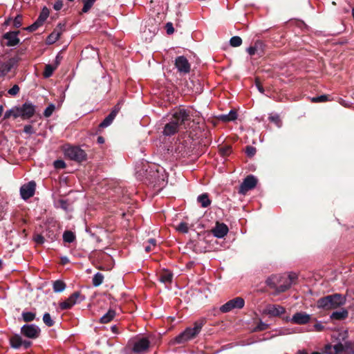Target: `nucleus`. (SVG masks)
Segmentation results:
<instances>
[{"label":"nucleus","instance_id":"nucleus-1","mask_svg":"<svg viewBox=\"0 0 354 354\" xmlns=\"http://www.w3.org/2000/svg\"><path fill=\"white\" fill-rule=\"evenodd\" d=\"M189 120V115L187 110L182 109L176 111L171 120L167 123L163 129V134L170 136L178 132L184 125L186 121Z\"/></svg>","mask_w":354,"mask_h":354},{"label":"nucleus","instance_id":"nucleus-2","mask_svg":"<svg viewBox=\"0 0 354 354\" xmlns=\"http://www.w3.org/2000/svg\"><path fill=\"white\" fill-rule=\"evenodd\" d=\"M345 303V297L340 294H334L318 299L317 306L324 310H332L343 306Z\"/></svg>","mask_w":354,"mask_h":354},{"label":"nucleus","instance_id":"nucleus-3","mask_svg":"<svg viewBox=\"0 0 354 354\" xmlns=\"http://www.w3.org/2000/svg\"><path fill=\"white\" fill-rule=\"evenodd\" d=\"M150 342L147 338L140 337L129 341L124 350V354H145Z\"/></svg>","mask_w":354,"mask_h":354},{"label":"nucleus","instance_id":"nucleus-4","mask_svg":"<svg viewBox=\"0 0 354 354\" xmlns=\"http://www.w3.org/2000/svg\"><path fill=\"white\" fill-rule=\"evenodd\" d=\"M296 278L295 274H290L287 276H274L268 280V283L272 285L278 292H284L291 286Z\"/></svg>","mask_w":354,"mask_h":354},{"label":"nucleus","instance_id":"nucleus-5","mask_svg":"<svg viewBox=\"0 0 354 354\" xmlns=\"http://www.w3.org/2000/svg\"><path fill=\"white\" fill-rule=\"evenodd\" d=\"M64 155L70 160L80 162L86 159V152L76 146H66L64 149Z\"/></svg>","mask_w":354,"mask_h":354},{"label":"nucleus","instance_id":"nucleus-6","mask_svg":"<svg viewBox=\"0 0 354 354\" xmlns=\"http://www.w3.org/2000/svg\"><path fill=\"white\" fill-rule=\"evenodd\" d=\"M202 323H195L193 328H187L184 332L176 337V342L181 344L194 339L201 332Z\"/></svg>","mask_w":354,"mask_h":354},{"label":"nucleus","instance_id":"nucleus-7","mask_svg":"<svg viewBox=\"0 0 354 354\" xmlns=\"http://www.w3.org/2000/svg\"><path fill=\"white\" fill-rule=\"evenodd\" d=\"M245 305V301L242 297H235L229 300L220 307V311L226 313L235 309H241Z\"/></svg>","mask_w":354,"mask_h":354},{"label":"nucleus","instance_id":"nucleus-8","mask_svg":"<svg viewBox=\"0 0 354 354\" xmlns=\"http://www.w3.org/2000/svg\"><path fill=\"white\" fill-rule=\"evenodd\" d=\"M84 299V297L79 292L73 293L66 300L59 304V308L62 310L70 309L75 304L81 302Z\"/></svg>","mask_w":354,"mask_h":354},{"label":"nucleus","instance_id":"nucleus-9","mask_svg":"<svg viewBox=\"0 0 354 354\" xmlns=\"http://www.w3.org/2000/svg\"><path fill=\"white\" fill-rule=\"evenodd\" d=\"M35 113V106L30 102H26L21 106H19L20 118L22 120H28L31 118Z\"/></svg>","mask_w":354,"mask_h":354},{"label":"nucleus","instance_id":"nucleus-10","mask_svg":"<svg viewBox=\"0 0 354 354\" xmlns=\"http://www.w3.org/2000/svg\"><path fill=\"white\" fill-rule=\"evenodd\" d=\"M21 333L26 337L35 339L39 335L40 329L35 324H26L21 327Z\"/></svg>","mask_w":354,"mask_h":354},{"label":"nucleus","instance_id":"nucleus-11","mask_svg":"<svg viewBox=\"0 0 354 354\" xmlns=\"http://www.w3.org/2000/svg\"><path fill=\"white\" fill-rule=\"evenodd\" d=\"M257 183V178L252 176H248L241 183L239 192L241 194H245L249 190L255 187Z\"/></svg>","mask_w":354,"mask_h":354},{"label":"nucleus","instance_id":"nucleus-12","mask_svg":"<svg viewBox=\"0 0 354 354\" xmlns=\"http://www.w3.org/2000/svg\"><path fill=\"white\" fill-rule=\"evenodd\" d=\"M175 66L180 74L189 73L191 68L187 59L184 56H179L176 58Z\"/></svg>","mask_w":354,"mask_h":354},{"label":"nucleus","instance_id":"nucleus-13","mask_svg":"<svg viewBox=\"0 0 354 354\" xmlns=\"http://www.w3.org/2000/svg\"><path fill=\"white\" fill-rule=\"evenodd\" d=\"M48 16L49 10L46 7L43 8L37 21L26 29L30 32L36 30L39 27L43 25Z\"/></svg>","mask_w":354,"mask_h":354},{"label":"nucleus","instance_id":"nucleus-14","mask_svg":"<svg viewBox=\"0 0 354 354\" xmlns=\"http://www.w3.org/2000/svg\"><path fill=\"white\" fill-rule=\"evenodd\" d=\"M286 312V309L279 305L269 304L263 310V313L269 317H279Z\"/></svg>","mask_w":354,"mask_h":354},{"label":"nucleus","instance_id":"nucleus-15","mask_svg":"<svg viewBox=\"0 0 354 354\" xmlns=\"http://www.w3.org/2000/svg\"><path fill=\"white\" fill-rule=\"evenodd\" d=\"M36 184L34 181H30L24 185L20 189V194L22 198L26 200L32 197L35 194Z\"/></svg>","mask_w":354,"mask_h":354},{"label":"nucleus","instance_id":"nucleus-16","mask_svg":"<svg viewBox=\"0 0 354 354\" xmlns=\"http://www.w3.org/2000/svg\"><path fill=\"white\" fill-rule=\"evenodd\" d=\"M290 320L295 324H306L310 322V315L304 312H299L296 313Z\"/></svg>","mask_w":354,"mask_h":354},{"label":"nucleus","instance_id":"nucleus-17","mask_svg":"<svg viewBox=\"0 0 354 354\" xmlns=\"http://www.w3.org/2000/svg\"><path fill=\"white\" fill-rule=\"evenodd\" d=\"M212 233L217 238L224 237L228 232V227L224 223H216L214 228L212 229Z\"/></svg>","mask_w":354,"mask_h":354},{"label":"nucleus","instance_id":"nucleus-18","mask_svg":"<svg viewBox=\"0 0 354 354\" xmlns=\"http://www.w3.org/2000/svg\"><path fill=\"white\" fill-rule=\"evenodd\" d=\"M4 39L7 40L6 45L14 46L19 44L18 32H9L4 35Z\"/></svg>","mask_w":354,"mask_h":354},{"label":"nucleus","instance_id":"nucleus-19","mask_svg":"<svg viewBox=\"0 0 354 354\" xmlns=\"http://www.w3.org/2000/svg\"><path fill=\"white\" fill-rule=\"evenodd\" d=\"M15 64L16 61L13 59H10L8 62L2 64L0 66V77L8 74Z\"/></svg>","mask_w":354,"mask_h":354},{"label":"nucleus","instance_id":"nucleus-20","mask_svg":"<svg viewBox=\"0 0 354 354\" xmlns=\"http://www.w3.org/2000/svg\"><path fill=\"white\" fill-rule=\"evenodd\" d=\"M324 351L327 354H340L344 351V346L340 343L334 346L327 344L324 347Z\"/></svg>","mask_w":354,"mask_h":354},{"label":"nucleus","instance_id":"nucleus-21","mask_svg":"<svg viewBox=\"0 0 354 354\" xmlns=\"http://www.w3.org/2000/svg\"><path fill=\"white\" fill-rule=\"evenodd\" d=\"M10 117H12L13 118L20 117L19 106H13L10 109L6 111L3 119H8Z\"/></svg>","mask_w":354,"mask_h":354},{"label":"nucleus","instance_id":"nucleus-22","mask_svg":"<svg viewBox=\"0 0 354 354\" xmlns=\"http://www.w3.org/2000/svg\"><path fill=\"white\" fill-rule=\"evenodd\" d=\"M348 315V313L346 309H342L339 311H335L333 312L330 317L332 319L335 320H342L346 319Z\"/></svg>","mask_w":354,"mask_h":354},{"label":"nucleus","instance_id":"nucleus-23","mask_svg":"<svg viewBox=\"0 0 354 354\" xmlns=\"http://www.w3.org/2000/svg\"><path fill=\"white\" fill-rule=\"evenodd\" d=\"M117 115V111H112L111 113L101 122L100 127L104 128L111 124Z\"/></svg>","mask_w":354,"mask_h":354},{"label":"nucleus","instance_id":"nucleus-24","mask_svg":"<svg viewBox=\"0 0 354 354\" xmlns=\"http://www.w3.org/2000/svg\"><path fill=\"white\" fill-rule=\"evenodd\" d=\"M115 310L110 309L100 318V322L103 324L109 323L115 317Z\"/></svg>","mask_w":354,"mask_h":354},{"label":"nucleus","instance_id":"nucleus-25","mask_svg":"<svg viewBox=\"0 0 354 354\" xmlns=\"http://www.w3.org/2000/svg\"><path fill=\"white\" fill-rule=\"evenodd\" d=\"M197 201L201 203L203 207H207L211 204L208 195L207 194H203L198 196Z\"/></svg>","mask_w":354,"mask_h":354},{"label":"nucleus","instance_id":"nucleus-26","mask_svg":"<svg viewBox=\"0 0 354 354\" xmlns=\"http://www.w3.org/2000/svg\"><path fill=\"white\" fill-rule=\"evenodd\" d=\"M61 35V32L57 30H55L46 39V43L48 44H53L56 41H57Z\"/></svg>","mask_w":354,"mask_h":354},{"label":"nucleus","instance_id":"nucleus-27","mask_svg":"<svg viewBox=\"0 0 354 354\" xmlns=\"http://www.w3.org/2000/svg\"><path fill=\"white\" fill-rule=\"evenodd\" d=\"M10 345L15 348H19L22 344V340L19 335H15L10 339Z\"/></svg>","mask_w":354,"mask_h":354},{"label":"nucleus","instance_id":"nucleus-28","mask_svg":"<svg viewBox=\"0 0 354 354\" xmlns=\"http://www.w3.org/2000/svg\"><path fill=\"white\" fill-rule=\"evenodd\" d=\"M173 274L169 271L163 272L160 277L161 282L165 283H170L172 281Z\"/></svg>","mask_w":354,"mask_h":354},{"label":"nucleus","instance_id":"nucleus-29","mask_svg":"<svg viewBox=\"0 0 354 354\" xmlns=\"http://www.w3.org/2000/svg\"><path fill=\"white\" fill-rule=\"evenodd\" d=\"M65 288L66 284L62 281L57 280L53 283V290L55 292H62Z\"/></svg>","mask_w":354,"mask_h":354},{"label":"nucleus","instance_id":"nucleus-30","mask_svg":"<svg viewBox=\"0 0 354 354\" xmlns=\"http://www.w3.org/2000/svg\"><path fill=\"white\" fill-rule=\"evenodd\" d=\"M55 69H56V66H53V64L46 65L45 69H44V71L43 73L44 77L46 78L50 77L53 75V73Z\"/></svg>","mask_w":354,"mask_h":354},{"label":"nucleus","instance_id":"nucleus-31","mask_svg":"<svg viewBox=\"0 0 354 354\" xmlns=\"http://www.w3.org/2000/svg\"><path fill=\"white\" fill-rule=\"evenodd\" d=\"M104 279V276L102 274L97 272L96 273L93 278V285L95 287L99 286L102 283Z\"/></svg>","mask_w":354,"mask_h":354},{"label":"nucleus","instance_id":"nucleus-32","mask_svg":"<svg viewBox=\"0 0 354 354\" xmlns=\"http://www.w3.org/2000/svg\"><path fill=\"white\" fill-rule=\"evenodd\" d=\"M75 239V236L71 231H66L63 234V240L66 243H72Z\"/></svg>","mask_w":354,"mask_h":354},{"label":"nucleus","instance_id":"nucleus-33","mask_svg":"<svg viewBox=\"0 0 354 354\" xmlns=\"http://www.w3.org/2000/svg\"><path fill=\"white\" fill-rule=\"evenodd\" d=\"M237 117L236 112L235 111H230L227 115H223L221 118L224 121H232L234 120Z\"/></svg>","mask_w":354,"mask_h":354},{"label":"nucleus","instance_id":"nucleus-34","mask_svg":"<svg viewBox=\"0 0 354 354\" xmlns=\"http://www.w3.org/2000/svg\"><path fill=\"white\" fill-rule=\"evenodd\" d=\"M230 44L233 47H238L241 45L242 39L239 36H234L230 39Z\"/></svg>","mask_w":354,"mask_h":354},{"label":"nucleus","instance_id":"nucleus-35","mask_svg":"<svg viewBox=\"0 0 354 354\" xmlns=\"http://www.w3.org/2000/svg\"><path fill=\"white\" fill-rule=\"evenodd\" d=\"M22 317L25 322H31L35 319V314L32 312H24L22 313Z\"/></svg>","mask_w":354,"mask_h":354},{"label":"nucleus","instance_id":"nucleus-36","mask_svg":"<svg viewBox=\"0 0 354 354\" xmlns=\"http://www.w3.org/2000/svg\"><path fill=\"white\" fill-rule=\"evenodd\" d=\"M95 1L96 0H84L82 12H87L91 8V7L93 6Z\"/></svg>","mask_w":354,"mask_h":354},{"label":"nucleus","instance_id":"nucleus-37","mask_svg":"<svg viewBox=\"0 0 354 354\" xmlns=\"http://www.w3.org/2000/svg\"><path fill=\"white\" fill-rule=\"evenodd\" d=\"M176 229L180 232L187 233L189 230L188 224L185 222H181L178 225V226H176Z\"/></svg>","mask_w":354,"mask_h":354},{"label":"nucleus","instance_id":"nucleus-38","mask_svg":"<svg viewBox=\"0 0 354 354\" xmlns=\"http://www.w3.org/2000/svg\"><path fill=\"white\" fill-rule=\"evenodd\" d=\"M43 321L44 324L48 326H52L54 324V322L52 319L50 315L48 313L44 315Z\"/></svg>","mask_w":354,"mask_h":354},{"label":"nucleus","instance_id":"nucleus-39","mask_svg":"<svg viewBox=\"0 0 354 354\" xmlns=\"http://www.w3.org/2000/svg\"><path fill=\"white\" fill-rule=\"evenodd\" d=\"M55 109V106L53 104H50L44 111V115L46 118L50 117Z\"/></svg>","mask_w":354,"mask_h":354},{"label":"nucleus","instance_id":"nucleus-40","mask_svg":"<svg viewBox=\"0 0 354 354\" xmlns=\"http://www.w3.org/2000/svg\"><path fill=\"white\" fill-rule=\"evenodd\" d=\"M269 119L271 122H274L278 127H281V122L278 115H270Z\"/></svg>","mask_w":354,"mask_h":354},{"label":"nucleus","instance_id":"nucleus-41","mask_svg":"<svg viewBox=\"0 0 354 354\" xmlns=\"http://www.w3.org/2000/svg\"><path fill=\"white\" fill-rule=\"evenodd\" d=\"M19 92V87L18 85H14L11 88H10L8 93L12 96L16 95Z\"/></svg>","mask_w":354,"mask_h":354},{"label":"nucleus","instance_id":"nucleus-42","mask_svg":"<svg viewBox=\"0 0 354 354\" xmlns=\"http://www.w3.org/2000/svg\"><path fill=\"white\" fill-rule=\"evenodd\" d=\"M54 166L57 169H64L66 167V163L62 160H57L54 162Z\"/></svg>","mask_w":354,"mask_h":354},{"label":"nucleus","instance_id":"nucleus-43","mask_svg":"<svg viewBox=\"0 0 354 354\" xmlns=\"http://www.w3.org/2000/svg\"><path fill=\"white\" fill-rule=\"evenodd\" d=\"M328 99V97L327 95H320V96H318V97H313L312 99V102H326Z\"/></svg>","mask_w":354,"mask_h":354},{"label":"nucleus","instance_id":"nucleus-44","mask_svg":"<svg viewBox=\"0 0 354 354\" xmlns=\"http://www.w3.org/2000/svg\"><path fill=\"white\" fill-rule=\"evenodd\" d=\"M222 155L223 156H228L231 151H232V149L230 147L227 146V147H222L221 149H220Z\"/></svg>","mask_w":354,"mask_h":354},{"label":"nucleus","instance_id":"nucleus-45","mask_svg":"<svg viewBox=\"0 0 354 354\" xmlns=\"http://www.w3.org/2000/svg\"><path fill=\"white\" fill-rule=\"evenodd\" d=\"M256 153V149L254 147L251 146H248L246 147V153L249 156H253Z\"/></svg>","mask_w":354,"mask_h":354},{"label":"nucleus","instance_id":"nucleus-46","mask_svg":"<svg viewBox=\"0 0 354 354\" xmlns=\"http://www.w3.org/2000/svg\"><path fill=\"white\" fill-rule=\"evenodd\" d=\"M34 241L38 244H42L44 242V238L40 234H37L34 236Z\"/></svg>","mask_w":354,"mask_h":354},{"label":"nucleus","instance_id":"nucleus-47","mask_svg":"<svg viewBox=\"0 0 354 354\" xmlns=\"http://www.w3.org/2000/svg\"><path fill=\"white\" fill-rule=\"evenodd\" d=\"M257 50V44H256L254 46H250L247 48V52L250 55H254Z\"/></svg>","mask_w":354,"mask_h":354},{"label":"nucleus","instance_id":"nucleus-48","mask_svg":"<svg viewBox=\"0 0 354 354\" xmlns=\"http://www.w3.org/2000/svg\"><path fill=\"white\" fill-rule=\"evenodd\" d=\"M166 29H167V32L168 35H171V34L174 33V28L173 27V25L170 22H169L166 24Z\"/></svg>","mask_w":354,"mask_h":354},{"label":"nucleus","instance_id":"nucleus-49","mask_svg":"<svg viewBox=\"0 0 354 354\" xmlns=\"http://www.w3.org/2000/svg\"><path fill=\"white\" fill-rule=\"evenodd\" d=\"M313 327H314L315 330H316L317 332L322 331L324 329V326L322 325V324L321 322L316 323Z\"/></svg>","mask_w":354,"mask_h":354},{"label":"nucleus","instance_id":"nucleus-50","mask_svg":"<svg viewBox=\"0 0 354 354\" xmlns=\"http://www.w3.org/2000/svg\"><path fill=\"white\" fill-rule=\"evenodd\" d=\"M24 131L27 134H32L34 133L31 125H26L24 128Z\"/></svg>","mask_w":354,"mask_h":354},{"label":"nucleus","instance_id":"nucleus-51","mask_svg":"<svg viewBox=\"0 0 354 354\" xmlns=\"http://www.w3.org/2000/svg\"><path fill=\"white\" fill-rule=\"evenodd\" d=\"M268 328V325L263 323V322H260L259 324V325L257 326V330H266Z\"/></svg>","mask_w":354,"mask_h":354},{"label":"nucleus","instance_id":"nucleus-52","mask_svg":"<svg viewBox=\"0 0 354 354\" xmlns=\"http://www.w3.org/2000/svg\"><path fill=\"white\" fill-rule=\"evenodd\" d=\"M14 24L16 27H19L21 25V17L17 16L14 20Z\"/></svg>","mask_w":354,"mask_h":354},{"label":"nucleus","instance_id":"nucleus-53","mask_svg":"<svg viewBox=\"0 0 354 354\" xmlns=\"http://www.w3.org/2000/svg\"><path fill=\"white\" fill-rule=\"evenodd\" d=\"M256 86L258 88V90L261 92V93H263L264 92V89L263 88V86L260 84V82H259L258 80H256Z\"/></svg>","mask_w":354,"mask_h":354},{"label":"nucleus","instance_id":"nucleus-54","mask_svg":"<svg viewBox=\"0 0 354 354\" xmlns=\"http://www.w3.org/2000/svg\"><path fill=\"white\" fill-rule=\"evenodd\" d=\"M61 263L63 265H65L68 263H69V259L67 257H61Z\"/></svg>","mask_w":354,"mask_h":354},{"label":"nucleus","instance_id":"nucleus-55","mask_svg":"<svg viewBox=\"0 0 354 354\" xmlns=\"http://www.w3.org/2000/svg\"><path fill=\"white\" fill-rule=\"evenodd\" d=\"M111 330L113 333H115V334H118V328L116 326H112L111 327Z\"/></svg>","mask_w":354,"mask_h":354},{"label":"nucleus","instance_id":"nucleus-56","mask_svg":"<svg viewBox=\"0 0 354 354\" xmlns=\"http://www.w3.org/2000/svg\"><path fill=\"white\" fill-rule=\"evenodd\" d=\"M60 63V59L59 57L57 56L55 59V64H53V66H56V68H57V66H59Z\"/></svg>","mask_w":354,"mask_h":354},{"label":"nucleus","instance_id":"nucleus-57","mask_svg":"<svg viewBox=\"0 0 354 354\" xmlns=\"http://www.w3.org/2000/svg\"><path fill=\"white\" fill-rule=\"evenodd\" d=\"M149 243L150 244L153 246V247H155L156 246V241L153 239H150L149 240Z\"/></svg>","mask_w":354,"mask_h":354},{"label":"nucleus","instance_id":"nucleus-58","mask_svg":"<svg viewBox=\"0 0 354 354\" xmlns=\"http://www.w3.org/2000/svg\"><path fill=\"white\" fill-rule=\"evenodd\" d=\"M296 354H308V353L304 350H301L298 351Z\"/></svg>","mask_w":354,"mask_h":354},{"label":"nucleus","instance_id":"nucleus-59","mask_svg":"<svg viewBox=\"0 0 354 354\" xmlns=\"http://www.w3.org/2000/svg\"><path fill=\"white\" fill-rule=\"evenodd\" d=\"M120 104H117V105L115 106V108H114V109H113V111H117V113H118V111H119V110H120Z\"/></svg>","mask_w":354,"mask_h":354},{"label":"nucleus","instance_id":"nucleus-60","mask_svg":"<svg viewBox=\"0 0 354 354\" xmlns=\"http://www.w3.org/2000/svg\"><path fill=\"white\" fill-rule=\"evenodd\" d=\"M97 142L99 143H103L104 142V138L102 137H98Z\"/></svg>","mask_w":354,"mask_h":354},{"label":"nucleus","instance_id":"nucleus-61","mask_svg":"<svg viewBox=\"0 0 354 354\" xmlns=\"http://www.w3.org/2000/svg\"><path fill=\"white\" fill-rule=\"evenodd\" d=\"M3 111V106L2 105H0V118L2 115Z\"/></svg>","mask_w":354,"mask_h":354},{"label":"nucleus","instance_id":"nucleus-62","mask_svg":"<svg viewBox=\"0 0 354 354\" xmlns=\"http://www.w3.org/2000/svg\"><path fill=\"white\" fill-rule=\"evenodd\" d=\"M151 245H149V246H146V247H145V250H146V252H149V251H151Z\"/></svg>","mask_w":354,"mask_h":354},{"label":"nucleus","instance_id":"nucleus-63","mask_svg":"<svg viewBox=\"0 0 354 354\" xmlns=\"http://www.w3.org/2000/svg\"><path fill=\"white\" fill-rule=\"evenodd\" d=\"M54 8H55V10H59V8H60V6H59V5H55Z\"/></svg>","mask_w":354,"mask_h":354},{"label":"nucleus","instance_id":"nucleus-64","mask_svg":"<svg viewBox=\"0 0 354 354\" xmlns=\"http://www.w3.org/2000/svg\"><path fill=\"white\" fill-rule=\"evenodd\" d=\"M352 16L354 19V8L352 9Z\"/></svg>","mask_w":354,"mask_h":354}]
</instances>
